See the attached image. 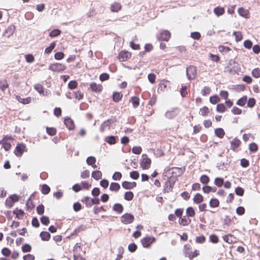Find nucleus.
I'll use <instances>...</instances> for the list:
<instances>
[{
  "mask_svg": "<svg viewBox=\"0 0 260 260\" xmlns=\"http://www.w3.org/2000/svg\"><path fill=\"white\" fill-rule=\"evenodd\" d=\"M183 252L184 256L190 260H192L200 255L199 250L195 249L192 251V246L190 244H186L184 246Z\"/></svg>",
  "mask_w": 260,
  "mask_h": 260,
  "instance_id": "1",
  "label": "nucleus"
},
{
  "mask_svg": "<svg viewBox=\"0 0 260 260\" xmlns=\"http://www.w3.org/2000/svg\"><path fill=\"white\" fill-rule=\"evenodd\" d=\"M14 140L11 136L5 135L3 139L0 141V144L2 145V147L5 150L9 151L12 147L11 142Z\"/></svg>",
  "mask_w": 260,
  "mask_h": 260,
  "instance_id": "2",
  "label": "nucleus"
},
{
  "mask_svg": "<svg viewBox=\"0 0 260 260\" xmlns=\"http://www.w3.org/2000/svg\"><path fill=\"white\" fill-rule=\"evenodd\" d=\"M172 170L171 173L173 176L177 177L182 175L185 171L184 168H178V167H173L171 169H169L167 171H166L164 173L165 176H167L168 174H170V171Z\"/></svg>",
  "mask_w": 260,
  "mask_h": 260,
  "instance_id": "3",
  "label": "nucleus"
},
{
  "mask_svg": "<svg viewBox=\"0 0 260 260\" xmlns=\"http://www.w3.org/2000/svg\"><path fill=\"white\" fill-rule=\"evenodd\" d=\"M186 75L190 80L194 79L197 74V68L196 66H190L186 68Z\"/></svg>",
  "mask_w": 260,
  "mask_h": 260,
  "instance_id": "4",
  "label": "nucleus"
},
{
  "mask_svg": "<svg viewBox=\"0 0 260 260\" xmlns=\"http://www.w3.org/2000/svg\"><path fill=\"white\" fill-rule=\"evenodd\" d=\"M171 37V32L168 30H163L159 32L157 36V38L159 41H164L168 42Z\"/></svg>",
  "mask_w": 260,
  "mask_h": 260,
  "instance_id": "5",
  "label": "nucleus"
},
{
  "mask_svg": "<svg viewBox=\"0 0 260 260\" xmlns=\"http://www.w3.org/2000/svg\"><path fill=\"white\" fill-rule=\"evenodd\" d=\"M151 164V160L148 158L147 154L142 155V159L140 162L141 167L143 170H147L150 168Z\"/></svg>",
  "mask_w": 260,
  "mask_h": 260,
  "instance_id": "6",
  "label": "nucleus"
},
{
  "mask_svg": "<svg viewBox=\"0 0 260 260\" xmlns=\"http://www.w3.org/2000/svg\"><path fill=\"white\" fill-rule=\"evenodd\" d=\"M66 67L64 64L61 63H54L51 64L49 67V69L54 72H61L65 70Z\"/></svg>",
  "mask_w": 260,
  "mask_h": 260,
  "instance_id": "7",
  "label": "nucleus"
},
{
  "mask_svg": "<svg viewBox=\"0 0 260 260\" xmlns=\"http://www.w3.org/2000/svg\"><path fill=\"white\" fill-rule=\"evenodd\" d=\"M27 149L25 144L23 143L18 144L14 150V154L18 157L22 156L23 153L26 151Z\"/></svg>",
  "mask_w": 260,
  "mask_h": 260,
  "instance_id": "8",
  "label": "nucleus"
},
{
  "mask_svg": "<svg viewBox=\"0 0 260 260\" xmlns=\"http://www.w3.org/2000/svg\"><path fill=\"white\" fill-rule=\"evenodd\" d=\"M132 57V53L127 51H120L118 55V59L120 61L123 62L129 60Z\"/></svg>",
  "mask_w": 260,
  "mask_h": 260,
  "instance_id": "9",
  "label": "nucleus"
},
{
  "mask_svg": "<svg viewBox=\"0 0 260 260\" xmlns=\"http://www.w3.org/2000/svg\"><path fill=\"white\" fill-rule=\"evenodd\" d=\"M170 82L167 80H162L158 84V92H164L168 88H170Z\"/></svg>",
  "mask_w": 260,
  "mask_h": 260,
  "instance_id": "10",
  "label": "nucleus"
},
{
  "mask_svg": "<svg viewBox=\"0 0 260 260\" xmlns=\"http://www.w3.org/2000/svg\"><path fill=\"white\" fill-rule=\"evenodd\" d=\"M134 220V216L130 213H125L121 217V221L125 224L132 223Z\"/></svg>",
  "mask_w": 260,
  "mask_h": 260,
  "instance_id": "11",
  "label": "nucleus"
},
{
  "mask_svg": "<svg viewBox=\"0 0 260 260\" xmlns=\"http://www.w3.org/2000/svg\"><path fill=\"white\" fill-rule=\"evenodd\" d=\"M155 241L154 237H146L141 240V243L143 247L148 248Z\"/></svg>",
  "mask_w": 260,
  "mask_h": 260,
  "instance_id": "12",
  "label": "nucleus"
},
{
  "mask_svg": "<svg viewBox=\"0 0 260 260\" xmlns=\"http://www.w3.org/2000/svg\"><path fill=\"white\" fill-rule=\"evenodd\" d=\"M90 88L92 92L100 93L103 89V85L101 84H96L95 82H92L90 84Z\"/></svg>",
  "mask_w": 260,
  "mask_h": 260,
  "instance_id": "13",
  "label": "nucleus"
},
{
  "mask_svg": "<svg viewBox=\"0 0 260 260\" xmlns=\"http://www.w3.org/2000/svg\"><path fill=\"white\" fill-rule=\"evenodd\" d=\"M179 111L177 108L173 109L172 110L167 111L165 114V116L167 118L171 119L178 115Z\"/></svg>",
  "mask_w": 260,
  "mask_h": 260,
  "instance_id": "14",
  "label": "nucleus"
},
{
  "mask_svg": "<svg viewBox=\"0 0 260 260\" xmlns=\"http://www.w3.org/2000/svg\"><path fill=\"white\" fill-rule=\"evenodd\" d=\"M241 144L240 140L235 138L231 142V149L234 151H237L238 148L241 145Z\"/></svg>",
  "mask_w": 260,
  "mask_h": 260,
  "instance_id": "15",
  "label": "nucleus"
},
{
  "mask_svg": "<svg viewBox=\"0 0 260 260\" xmlns=\"http://www.w3.org/2000/svg\"><path fill=\"white\" fill-rule=\"evenodd\" d=\"M222 238L223 240L228 244H233L236 242V237L231 234L223 235Z\"/></svg>",
  "mask_w": 260,
  "mask_h": 260,
  "instance_id": "16",
  "label": "nucleus"
},
{
  "mask_svg": "<svg viewBox=\"0 0 260 260\" xmlns=\"http://www.w3.org/2000/svg\"><path fill=\"white\" fill-rule=\"evenodd\" d=\"M178 222L180 225L185 226L188 225L191 222V220L187 216H184L180 218Z\"/></svg>",
  "mask_w": 260,
  "mask_h": 260,
  "instance_id": "17",
  "label": "nucleus"
},
{
  "mask_svg": "<svg viewBox=\"0 0 260 260\" xmlns=\"http://www.w3.org/2000/svg\"><path fill=\"white\" fill-rule=\"evenodd\" d=\"M137 183L135 182L123 181L122 183V187L126 189H131L135 187Z\"/></svg>",
  "mask_w": 260,
  "mask_h": 260,
  "instance_id": "18",
  "label": "nucleus"
},
{
  "mask_svg": "<svg viewBox=\"0 0 260 260\" xmlns=\"http://www.w3.org/2000/svg\"><path fill=\"white\" fill-rule=\"evenodd\" d=\"M64 123L66 126L70 130L74 129L75 124L73 120L70 118H66L64 119Z\"/></svg>",
  "mask_w": 260,
  "mask_h": 260,
  "instance_id": "19",
  "label": "nucleus"
},
{
  "mask_svg": "<svg viewBox=\"0 0 260 260\" xmlns=\"http://www.w3.org/2000/svg\"><path fill=\"white\" fill-rule=\"evenodd\" d=\"M203 196L199 193H196L193 197V201L194 204H200L202 203L203 202Z\"/></svg>",
  "mask_w": 260,
  "mask_h": 260,
  "instance_id": "20",
  "label": "nucleus"
},
{
  "mask_svg": "<svg viewBox=\"0 0 260 260\" xmlns=\"http://www.w3.org/2000/svg\"><path fill=\"white\" fill-rule=\"evenodd\" d=\"M16 99L20 103L23 104H27L31 102V97H27L26 98H22L19 95L16 96Z\"/></svg>",
  "mask_w": 260,
  "mask_h": 260,
  "instance_id": "21",
  "label": "nucleus"
},
{
  "mask_svg": "<svg viewBox=\"0 0 260 260\" xmlns=\"http://www.w3.org/2000/svg\"><path fill=\"white\" fill-rule=\"evenodd\" d=\"M123 94L121 92L114 91L112 95V100L115 102H119L122 98Z\"/></svg>",
  "mask_w": 260,
  "mask_h": 260,
  "instance_id": "22",
  "label": "nucleus"
},
{
  "mask_svg": "<svg viewBox=\"0 0 260 260\" xmlns=\"http://www.w3.org/2000/svg\"><path fill=\"white\" fill-rule=\"evenodd\" d=\"M13 214L16 215L17 218L21 219L23 218L25 213L22 209L16 208L13 212Z\"/></svg>",
  "mask_w": 260,
  "mask_h": 260,
  "instance_id": "23",
  "label": "nucleus"
},
{
  "mask_svg": "<svg viewBox=\"0 0 260 260\" xmlns=\"http://www.w3.org/2000/svg\"><path fill=\"white\" fill-rule=\"evenodd\" d=\"M199 113L202 116H207L210 113V109L208 107L205 106L200 109Z\"/></svg>",
  "mask_w": 260,
  "mask_h": 260,
  "instance_id": "24",
  "label": "nucleus"
},
{
  "mask_svg": "<svg viewBox=\"0 0 260 260\" xmlns=\"http://www.w3.org/2000/svg\"><path fill=\"white\" fill-rule=\"evenodd\" d=\"M95 162L96 158L94 156H89L86 159L87 164L89 166H91L94 169L97 167L96 165H95Z\"/></svg>",
  "mask_w": 260,
  "mask_h": 260,
  "instance_id": "25",
  "label": "nucleus"
},
{
  "mask_svg": "<svg viewBox=\"0 0 260 260\" xmlns=\"http://www.w3.org/2000/svg\"><path fill=\"white\" fill-rule=\"evenodd\" d=\"M40 236L42 240L44 241H49L51 237V235L49 233L45 231L41 232L40 234Z\"/></svg>",
  "mask_w": 260,
  "mask_h": 260,
  "instance_id": "26",
  "label": "nucleus"
},
{
  "mask_svg": "<svg viewBox=\"0 0 260 260\" xmlns=\"http://www.w3.org/2000/svg\"><path fill=\"white\" fill-rule=\"evenodd\" d=\"M121 5L120 3L115 2L111 6V10L113 12H117L121 9Z\"/></svg>",
  "mask_w": 260,
  "mask_h": 260,
  "instance_id": "27",
  "label": "nucleus"
},
{
  "mask_svg": "<svg viewBox=\"0 0 260 260\" xmlns=\"http://www.w3.org/2000/svg\"><path fill=\"white\" fill-rule=\"evenodd\" d=\"M215 135L220 139H222L225 135V132L222 128H217L215 129Z\"/></svg>",
  "mask_w": 260,
  "mask_h": 260,
  "instance_id": "28",
  "label": "nucleus"
},
{
  "mask_svg": "<svg viewBox=\"0 0 260 260\" xmlns=\"http://www.w3.org/2000/svg\"><path fill=\"white\" fill-rule=\"evenodd\" d=\"M120 186L119 184L116 182H112L110 185L109 189L111 191L117 192L119 190Z\"/></svg>",
  "mask_w": 260,
  "mask_h": 260,
  "instance_id": "29",
  "label": "nucleus"
},
{
  "mask_svg": "<svg viewBox=\"0 0 260 260\" xmlns=\"http://www.w3.org/2000/svg\"><path fill=\"white\" fill-rule=\"evenodd\" d=\"M14 32V29L12 26H9L7 29H5L3 33V36L6 38H9L13 35Z\"/></svg>",
  "mask_w": 260,
  "mask_h": 260,
  "instance_id": "30",
  "label": "nucleus"
},
{
  "mask_svg": "<svg viewBox=\"0 0 260 260\" xmlns=\"http://www.w3.org/2000/svg\"><path fill=\"white\" fill-rule=\"evenodd\" d=\"M9 87V84L7 80L5 79H0V89L4 91L5 89Z\"/></svg>",
  "mask_w": 260,
  "mask_h": 260,
  "instance_id": "31",
  "label": "nucleus"
},
{
  "mask_svg": "<svg viewBox=\"0 0 260 260\" xmlns=\"http://www.w3.org/2000/svg\"><path fill=\"white\" fill-rule=\"evenodd\" d=\"M130 102H132L134 108H137L140 104V99L137 96H133L131 98Z\"/></svg>",
  "mask_w": 260,
  "mask_h": 260,
  "instance_id": "32",
  "label": "nucleus"
},
{
  "mask_svg": "<svg viewBox=\"0 0 260 260\" xmlns=\"http://www.w3.org/2000/svg\"><path fill=\"white\" fill-rule=\"evenodd\" d=\"M186 216L188 217H193L194 216L196 213L194 209L192 207H188L186 210Z\"/></svg>",
  "mask_w": 260,
  "mask_h": 260,
  "instance_id": "33",
  "label": "nucleus"
},
{
  "mask_svg": "<svg viewBox=\"0 0 260 260\" xmlns=\"http://www.w3.org/2000/svg\"><path fill=\"white\" fill-rule=\"evenodd\" d=\"M247 101V96L244 95L238 100V101L237 102V104L241 107H244Z\"/></svg>",
  "mask_w": 260,
  "mask_h": 260,
  "instance_id": "34",
  "label": "nucleus"
},
{
  "mask_svg": "<svg viewBox=\"0 0 260 260\" xmlns=\"http://www.w3.org/2000/svg\"><path fill=\"white\" fill-rule=\"evenodd\" d=\"M220 101V99L217 94L211 96L209 99L210 102L213 105L218 103Z\"/></svg>",
  "mask_w": 260,
  "mask_h": 260,
  "instance_id": "35",
  "label": "nucleus"
},
{
  "mask_svg": "<svg viewBox=\"0 0 260 260\" xmlns=\"http://www.w3.org/2000/svg\"><path fill=\"white\" fill-rule=\"evenodd\" d=\"M113 210L118 213H121L123 210V207L120 204L116 203L114 205Z\"/></svg>",
  "mask_w": 260,
  "mask_h": 260,
  "instance_id": "36",
  "label": "nucleus"
},
{
  "mask_svg": "<svg viewBox=\"0 0 260 260\" xmlns=\"http://www.w3.org/2000/svg\"><path fill=\"white\" fill-rule=\"evenodd\" d=\"M226 106L223 104H218L216 107V111L219 113H223L226 111Z\"/></svg>",
  "mask_w": 260,
  "mask_h": 260,
  "instance_id": "37",
  "label": "nucleus"
},
{
  "mask_svg": "<svg viewBox=\"0 0 260 260\" xmlns=\"http://www.w3.org/2000/svg\"><path fill=\"white\" fill-rule=\"evenodd\" d=\"M172 188L173 185L171 184V182L170 181H166L164 188V191L165 192H169L172 191Z\"/></svg>",
  "mask_w": 260,
  "mask_h": 260,
  "instance_id": "38",
  "label": "nucleus"
},
{
  "mask_svg": "<svg viewBox=\"0 0 260 260\" xmlns=\"http://www.w3.org/2000/svg\"><path fill=\"white\" fill-rule=\"evenodd\" d=\"M102 173L100 171H95L92 173V177L96 180L100 179L102 177Z\"/></svg>",
  "mask_w": 260,
  "mask_h": 260,
  "instance_id": "39",
  "label": "nucleus"
},
{
  "mask_svg": "<svg viewBox=\"0 0 260 260\" xmlns=\"http://www.w3.org/2000/svg\"><path fill=\"white\" fill-rule=\"evenodd\" d=\"M134 195L132 191H126L124 194V198L127 201H132L134 198Z\"/></svg>",
  "mask_w": 260,
  "mask_h": 260,
  "instance_id": "40",
  "label": "nucleus"
},
{
  "mask_svg": "<svg viewBox=\"0 0 260 260\" xmlns=\"http://www.w3.org/2000/svg\"><path fill=\"white\" fill-rule=\"evenodd\" d=\"M209 205L212 208H216L219 206V202L217 199L213 198L210 200Z\"/></svg>",
  "mask_w": 260,
  "mask_h": 260,
  "instance_id": "41",
  "label": "nucleus"
},
{
  "mask_svg": "<svg viewBox=\"0 0 260 260\" xmlns=\"http://www.w3.org/2000/svg\"><path fill=\"white\" fill-rule=\"evenodd\" d=\"M116 122V118L114 117L113 118L109 119L104 122V126H107L109 128L111 125Z\"/></svg>",
  "mask_w": 260,
  "mask_h": 260,
  "instance_id": "42",
  "label": "nucleus"
},
{
  "mask_svg": "<svg viewBox=\"0 0 260 260\" xmlns=\"http://www.w3.org/2000/svg\"><path fill=\"white\" fill-rule=\"evenodd\" d=\"M145 51L141 52L140 53V55H143L145 54V51L150 52L153 49V47L151 44H146L144 46Z\"/></svg>",
  "mask_w": 260,
  "mask_h": 260,
  "instance_id": "43",
  "label": "nucleus"
},
{
  "mask_svg": "<svg viewBox=\"0 0 260 260\" xmlns=\"http://www.w3.org/2000/svg\"><path fill=\"white\" fill-rule=\"evenodd\" d=\"M91 199L88 197H85L82 199L81 201L85 203L86 206L87 207H91L92 206Z\"/></svg>",
  "mask_w": 260,
  "mask_h": 260,
  "instance_id": "44",
  "label": "nucleus"
},
{
  "mask_svg": "<svg viewBox=\"0 0 260 260\" xmlns=\"http://www.w3.org/2000/svg\"><path fill=\"white\" fill-rule=\"evenodd\" d=\"M105 141L110 145L115 144L116 143V138L114 136L107 137Z\"/></svg>",
  "mask_w": 260,
  "mask_h": 260,
  "instance_id": "45",
  "label": "nucleus"
},
{
  "mask_svg": "<svg viewBox=\"0 0 260 260\" xmlns=\"http://www.w3.org/2000/svg\"><path fill=\"white\" fill-rule=\"evenodd\" d=\"M56 46V43L55 42H52L50 46L48 47H47L45 50V53L49 54L51 53L52 51L54 49Z\"/></svg>",
  "mask_w": 260,
  "mask_h": 260,
  "instance_id": "46",
  "label": "nucleus"
},
{
  "mask_svg": "<svg viewBox=\"0 0 260 260\" xmlns=\"http://www.w3.org/2000/svg\"><path fill=\"white\" fill-rule=\"evenodd\" d=\"M82 244L81 243H76L74 247V254L79 253L80 254V252L82 250L81 248Z\"/></svg>",
  "mask_w": 260,
  "mask_h": 260,
  "instance_id": "47",
  "label": "nucleus"
},
{
  "mask_svg": "<svg viewBox=\"0 0 260 260\" xmlns=\"http://www.w3.org/2000/svg\"><path fill=\"white\" fill-rule=\"evenodd\" d=\"M200 181L204 184H207L210 181V178L207 175H203L200 177Z\"/></svg>",
  "mask_w": 260,
  "mask_h": 260,
  "instance_id": "48",
  "label": "nucleus"
},
{
  "mask_svg": "<svg viewBox=\"0 0 260 260\" xmlns=\"http://www.w3.org/2000/svg\"><path fill=\"white\" fill-rule=\"evenodd\" d=\"M233 35L235 38V41L238 42L241 41L243 39V35L241 31H234Z\"/></svg>",
  "mask_w": 260,
  "mask_h": 260,
  "instance_id": "49",
  "label": "nucleus"
},
{
  "mask_svg": "<svg viewBox=\"0 0 260 260\" xmlns=\"http://www.w3.org/2000/svg\"><path fill=\"white\" fill-rule=\"evenodd\" d=\"M46 132L49 135L51 136H53L56 135L57 131L56 129L54 127H47Z\"/></svg>",
  "mask_w": 260,
  "mask_h": 260,
  "instance_id": "50",
  "label": "nucleus"
},
{
  "mask_svg": "<svg viewBox=\"0 0 260 260\" xmlns=\"http://www.w3.org/2000/svg\"><path fill=\"white\" fill-rule=\"evenodd\" d=\"M209 240L211 243L214 244L218 243L219 241L218 237L215 234H212L210 236Z\"/></svg>",
  "mask_w": 260,
  "mask_h": 260,
  "instance_id": "51",
  "label": "nucleus"
},
{
  "mask_svg": "<svg viewBox=\"0 0 260 260\" xmlns=\"http://www.w3.org/2000/svg\"><path fill=\"white\" fill-rule=\"evenodd\" d=\"M61 34V31L58 29H53L49 33V36L51 38H54L58 36Z\"/></svg>",
  "mask_w": 260,
  "mask_h": 260,
  "instance_id": "52",
  "label": "nucleus"
},
{
  "mask_svg": "<svg viewBox=\"0 0 260 260\" xmlns=\"http://www.w3.org/2000/svg\"><path fill=\"white\" fill-rule=\"evenodd\" d=\"M252 76L255 78H258L260 77V69L256 68L254 69L251 72Z\"/></svg>",
  "mask_w": 260,
  "mask_h": 260,
  "instance_id": "53",
  "label": "nucleus"
},
{
  "mask_svg": "<svg viewBox=\"0 0 260 260\" xmlns=\"http://www.w3.org/2000/svg\"><path fill=\"white\" fill-rule=\"evenodd\" d=\"M50 191L49 186L46 184H43L42 186L41 192L44 194H47Z\"/></svg>",
  "mask_w": 260,
  "mask_h": 260,
  "instance_id": "54",
  "label": "nucleus"
},
{
  "mask_svg": "<svg viewBox=\"0 0 260 260\" xmlns=\"http://www.w3.org/2000/svg\"><path fill=\"white\" fill-rule=\"evenodd\" d=\"M214 12L218 16L222 15L224 12V9L222 7H216L214 9Z\"/></svg>",
  "mask_w": 260,
  "mask_h": 260,
  "instance_id": "55",
  "label": "nucleus"
},
{
  "mask_svg": "<svg viewBox=\"0 0 260 260\" xmlns=\"http://www.w3.org/2000/svg\"><path fill=\"white\" fill-rule=\"evenodd\" d=\"M195 240L197 243L203 244L206 241V237L204 235L197 236Z\"/></svg>",
  "mask_w": 260,
  "mask_h": 260,
  "instance_id": "56",
  "label": "nucleus"
},
{
  "mask_svg": "<svg viewBox=\"0 0 260 260\" xmlns=\"http://www.w3.org/2000/svg\"><path fill=\"white\" fill-rule=\"evenodd\" d=\"M218 50L220 53H223L224 52H229L231 50V49L229 47L224 46L223 45H220L218 47Z\"/></svg>",
  "mask_w": 260,
  "mask_h": 260,
  "instance_id": "57",
  "label": "nucleus"
},
{
  "mask_svg": "<svg viewBox=\"0 0 260 260\" xmlns=\"http://www.w3.org/2000/svg\"><path fill=\"white\" fill-rule=\"evenodd\" d=\"M35 89L40 94H44V90L43 86L40 84L35 85Z\"/></svg>",
  "mask_w": 260,
  "mask_h": 260,
  "instance_id": "58",
  "label": "nucleus"
},
{
  "mask_svg": "<svg viewBox=\"0 0 260 260\" xmlns=\"http://www.w3.org/2000/svg\"><path fill=\"white\" fill-rule=\"evenodd\" d=\"M211 92V89L210 87L207 86H205L202 90H201L202 95L203 96H206L208 95Z\"/></svg>",
  "mask_w": 260,
  "mask_h": 260,
  "instance_id": "59",
  "label": "nucleus"
},
{
  "mask_svg": "<svg viewBox=\"0 0 260 260\" xmlns=\"http://www.w3.org/2000/svg\"><path fill=\"white\" fill-rule=\"evenodd\" d=\"M247 106L249 108H253L255 104H256V101L255 99L253 98H249L248 100H247Z\"/></svg>",
  "mask_w": 260,
  "mask_h": 260,
  "instance_id": "60",
  "label": "nucleus"
},
{
  "mask_svg": "<svg viewBox=\"0 0 260 260\" xmlns=\"http://www.w3.org/2000/svg\"><path fill=\"white\" fill-rule=\"evenodd\" d=\"M78 85V83L76 80H72L69 82L68 83V87L70 89H75Z\"/></svg>",
  "mask_w": 260,
  "mask_h": 260,
  "instance_id": "61",
  "label": "nucleus"
},
{
  "mask_svg": "<svg viewBox=\"0 0 260 260\" xmlns=\"http://www.w3.org/2000/svg\"><path fill=\"white\" fill-rule=\"evenodd\" d=\"M214 183L218 187H221L223 184V179L221 178H216L214 180Z\"/></svg>",
  "mask_w": 260,
  "mask_h": 260,
  "instance_id": "62",
  "label": "nucleus"
},
{
  "mask_svg": "<svg viewBox=\"0 0 260 260\" xmlns=\"http://www.w3.org/2000/svg\"><path fill=\"white\" fill-rule=\"evenodd\" d=\"M142 151V149L140 146H134L132 148V152L136 154H140Z\"/></svg>",
  "mask_w": 260,
  "mask_h": 260,
  "instance_id": "63",
  "label": "nucleus"
},
{
  "mask_svg": "<svg viewBox=\"0 0 260 260\" xmlns=\"http://www.w3.org/2000/svg\"><path fill=\"white\" fill-rule=\"evenodd\" d=\"M238 13L241 16L244 17H246L248 15V12L243 8H240L238 9Z\"/></svg>",
  "mask_w": 260,
  "mask_h": 260,
  "instance_id": "64",
  "label": "nucleus"
}]
</instances>
